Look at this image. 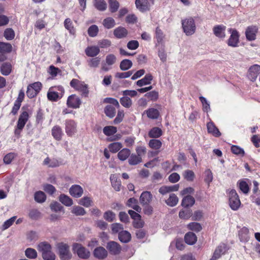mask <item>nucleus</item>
I'll return each instance as SVG.
<instances>
[{
    "label": "nucleus",
    "instance_id": "nucleus-1",
    "mask_svg": "<svg viewBox=\"0 0 260 260\" xmlns=\"http://www.w3.org/2000/svg\"><path fill=\"white\" fill-rule=\"evenodd\" d=\"M64 90L61 86L51 87L49 88L47 96L49 101L56 102L63 95Z\"/></svg>",
    "mask_w": 260,
    "mask_h": 260
},
{
    "label": "nucleus",
    "instance_id": "nucleus-2",
    "mask_svg": "<svg viewBox=\"0 0 260 260\" xmlns=\"http://www.w3.org/2000/svg\"><path fill=\"white\" fill-rule=\"evenodd\" d=\"M182 25L184 32L187 36L193 35L196 29L194 20L189 17L182 21Z\"/></svg>",
    "mask_w": 260,
    "mask_h": 260
},
{
    "label": "nucleus",
    "instance_id": "nucleus-3",
    "mask_svg": "<svg viewBox=\"0 0 260 260\" xmlns=\"http://www.w3.org/2000/svg\"><path fill=\"white\" fill-rule=\"evenodd\" d=\"M70 86L76 90L81 92L83 96H87L88 95L89 93L88 85L84 82L76 79H73L70 82Z\"/></svg>",
    "mask_w": 260,
    "mask_h": 260
},
{
    "label": "nucleus",
    "instance_id": "nucleus-4",
    "mask_svg": "<svg viewBox=\"0 0 260 260\" xmlns=\"http://www.w3.org/2000/svg\"><path fill=\"white\" fill-rule=\"evenodd\" d=\"M229 205L231 209L234 211L237 210L241 205L239 196L235 189H232L229 193Z\"/></svg>",
    "mask_w": 260,
    "mask_h": 260
},
{
    "label": "nucleus",
    "instance_id": "nucleus-5",
    "mask_svg": "<svg viewBox=\"0 0 260 260\" xmlns=\"http://www.w3.org/2000/svg\"><path fill=\"white\" fill-rule=\"evenodd\" d=\"M57 248L60 258L63 260H69L72 257V253L70 251L69 246L63 243L57 244Z\"/></svg>",
    "mask_w": 260,
    "mask_h": 260
},
{
    "label": "nucleus",
    "instance_id": "nucleus-6",
    "mask_svg": "<svg viewBox=\"0 0 260 260\" xmlns=\"http://www.w3.org/2000/svg\"><path fill=\"white\" fill-rule=\"evenodd\" d=\"M73 250L81 258H88L90 255V252L87 249L78 243L73 244Z\"/></svg>",
    "mask_w": 260,
    "mask_h": 260
},
{
    "label": "nucleus",
    "instance_id": "nucleus-7",
    "mask_svg": "<svg viewBox=\"0 0 260 260\" xmlns=\"http://www.w3.org/2000/svg\"><path fill=\"white\" fill-rule=\"evenodd\" d=\"M28 113L27 111H23L20 115L17 124V128L15 131L16 135L20 133L21 131L24 127L26 122L28 119Z\"/></svg>",
    "mask_w": 260,
    "mask_h": 260
},
{
    "label": "nucleus",
    "instance_id": "nucleus-8",
    "mask_svg": "<svg viewBox=\"0 0 260 260\" xmlns=\"http://www.w3.org/2000/svg\"><path fill=\"white\" fill-rule=\"evenodd\" d=\"M117 61L116 56L113 54H108L105 58V62L103 63L101 70L105 72H108L112 69V66Z\"/></svg>",
    "mask_w": 260,
    "mask_h": 260
},
{
    "label": "nucleus",
    "instance_id": "nucleus-9",
    "mask_svg": "<svg viewBox=\"0 0 260 260\" xmlns=\"http://www.w3.org/2000/svg\"><path fill=\"white\" fill-rule=\"evenodd\" d=\"M229 31L231 33V36L227 41L228 46L232 47H238L239 43V35L238 32L237 30L232 28H230Z\"/></svg>",
    "mask_w": 260,
    "mask_h": 260
},
{
    "label": "nucleus",
    "instance_id": "nucleus-10",
    "mask_svg": "<svg viewBox=\"0 0 260 260\" xmlns=\"http://www.w3.org/2000/svg\"><path fill=\"white\" fill-rule=\"evenodd\" d=\"M65 131L68 136H73L77 132V123L73 120H67L65 122Z\"/></svg>",
    "mask_w": 260,
    "mask_h": 260
},
{
    "label": "nucleus",
    "instance_id": "nucleus-11",
    "mask_svg": "<svg viewBox=\"0 0 260 260\" xmlns=\"http://www.w3.org/2000/svg\"><path fill=\"white\" fill-rule=\"evenodd\" d=\"M81 104V100L75 94H72L70 95L67 101V105L68 107L73 109L79 108Z\"/></svg>",
    "mask_w": 260,
    "mask_h": 260
},
{
    "label": "nucleus",
    "instance_id": "nucleus-12",
    "mask_svg": "<svg viewBox=\"0 0 260 260\" xmlns=\"http://www.w3.org/2000/svg\"><path fill=\"white\" fill-rule=\"evenodd\" d=\"M260 75V66L258 64L252 66L248 70V78L252 81H255Z\"/></svg>",
    "mask_w": 260,
    "mask_h": 260
},
{
    "label": "nucleus",
    "instance_id": "nucleus-13",
    "mask_svg": "<svg viewBox=\"0 0 260 260\" xmlns=\"http://www.w3.org/2000/svg\"><path fill=\"white\" fill-rule=\"evenodd\" d=\"M226 26L223 25H216L213 28V34L218 38L224 39L225 35Z\"/></svg>",
    "mask_w": 260,
    "mask_h": 260
},
{
    "label": "nucleus",
    "instance_id": "nucleus-14",
    "mask_svg": "<svg viewBox=\"0 0 260 260\" xmlns=\"http://www.w3.org/2000/svg\"><path fill=\"white\" fill-rule=\"evenodd\" d=\"M107 248L110 252L114 255L119 254L121 250L120 245L115 241H110L107 243Z\"/></svg>",
    "mask_w": 260,
    "mask_h": 260
},
{
    "label": "nucleus",
    "instance_id": "nucleus-15",
    "mask_svg": "<svg viewBox=\"0 0 260 260\" xmlns=\"http://www.w3.org/2000/svg\"><path fill=\"white\" fill-rule=\"evenodd\" d=\"M135 4L137 8L142 12L150 10V4L148 0H136Z\"/></svg>",
    "mask_w": 260,
    "mask_h": 260
},
{
    "label": "nucleus",
    "instance_id": "nucleus-16",
    "mask_svg": "<svg viewBox=\"0 0 260 260\" xmlns=\"http://www.w3.org/2000/svg\"><path fill=\"white\" fill-rule=\"evenodd\" d=\"M257 30L258 28L256 26H248L245 31V35L247 40L248 41H253L255 40Z\"/></svg>",
    "mask_w": 260,
    "mask_h": 260
},
{
    "label": "nucleus",
    "instance_id": "nucleus-17",
    "mask_svg": "<svg viewBox=\"0 0 260 260\" xmlns=\"http://www.w3.org/2000/svg\"><path fill=\"white\" fill-rule=\"evenodd\" d=\"M152 199V195L149 191H143L140 197V202L142 205H148Z\"/></svg>",
    "mask_w": 260,
    "mask_h": 260
},
{
    "label": "nucleus",
    "instance_id": "nucleus-18",
    "mask_svg": "<svg viewBox=\"0 0 260 260\" xmlns=\"http://www.w3.org/2000/svg\"><path fill=\"white\" fill-rule=\"evenodd\" d=\"M70 194L75 198H80L83 193V188L79 185H73L70 188Z\"/></svg>",
    "mask_w": 260,
    "mask_h": 260
},
{
    "label": "nucleus",
    "instance_id": "nucleus-19",
    "mask_svg": "<svg viewBox=\"0 0 260 260\" xmlns=\"http://www.w3.org/2000/svg\"><path fill=\"white\" fill-rule=\"evenodd\" d=\"M226 251V246L224 244H221L219 245L215 250L213 256L210 260H216L219 258L221 255L223 254Z\"/></svg>",
    "mask_w": 260,
    "mask_h": 260
},
{
    "label": "nucleus",
    "instance_id": "nucleus-20",
    "mask_svg": "<svg viewBox=\"0 0 260 260\" xmlns=\"http://www.w3.org/2000/svg\"><path fill=\"white\" fill-rule=\"evenodd\" d=\"M239 237L240 241L247 242L249 239V230L246 227H243L239 232Z\"/></svg>",
    "mask_w": 260,
    "mask_h": 260
},
{
    "label": "nucleus",
    "instance_id": "nucleus-21",
    "mask_svg": "<svg viewBox=\"0 0 260 260\" xmlns=\"http://www.w3.org/2000/svg\"><path fill=\"white\" fill-rule=\"evenodd\" d=\"M208 132L213 136L218 137L221 135L218 129L212 122H209L207 124Z\"/></svg>",
    "mask_w": 260,
    "mask_h": 260
},
{
    "label": "nucleus",
    "instance_id": "nucleus-22",
    "mask_svg": "<svg viewBox=\"0 0 260 260\" xmlns=\"http://www.w3.org/2000/svg\"><path fill=\"white\" fill-rule=\"evenodd\" d=\"M152 79L153 77L151 74H146L143 78L137 81L136 84L139 87L149 85L151 84Z\"/></svg>",
    "mask_w": 260,
    "mask_h": 260
},
{
    "label": "nucleus",
    "instance_id": "nucleus-23",
    "mask_svg": "<svg viewBox=\"0 0 260 260\" xmlns=\"http://www.w3.org/2000/svg\"><path fill=\"white\" fill-rule=\"evenodd\" d=\"M52 135L57 141L61 140L63 133L61 128L58 125H55L53 127L52 131Z\"/></svg>",
    "mask_w": 260,
    "mask_h": 260
},
{
    "label": "nucleus",
    "instance_id": "nucleus-24",
    "mask_svg": "<svg viewBox=\"0 0 260 260\" xmlns=\"http://www.w3.org/2000/svg\"><path fill=\"white\" fill-rule=\"evenodd\" d=\"M112 187L116 191H119L121 186V182L115 174H112L110 177Z\"/></svg>",
    "mask_w": 260,
    "mask_h": 260
},
{
    "label": "nucleus",
    "instance_id": "nucleus-25",
    "mask_svg": "<svg viewBox=\"0 0 260 260\" xmlns=\"http://www.w3.org/2000/svg\"><path fill=\"white\" fill-rule=\"evenodd\" d=\"M113 34L115 37L121 39L126 37L127 31L124 27L119 26L114 29Z\"/></svg>",
    "mask_w": 260,
    "mask_h": 260
},
{
    "label": "nucleus",
    "instance_id": "nucleus-26",
    "mask_svg": "<svg viewBox=\"0 0 260 260\" xmlns=\"http://www.w3.org/2000/svg\"><path fill=\"white\" fill-rule=\"evenodd\" d=\"M100 51L99 47L95 46L88 47L85 50L86 54L90 57L96 56L100 53Z\"/></svg>",
    "mask_w": 260,
    "mask_h": 260
},
{
    "label": "nucleus",
    "instance_id": "nucleus-27",
    "mask_svg": "<svg viewBox=\"0 0 260 260\" xmlns=\"http://www.w3.org/2000/svg\"><path fill=\"white\" fill-rule=\"evenodd\" d=\"M43 164L45 166H47V167L50 168L57 167L60 165L59 162L56 158H50L48 157H46L44 159Z\"/></svg>",
    "mask_w": 260,
    "mask_h": 260
},
{
    "label": "nucleus",
    "instance_id": "nucleus-28",
    "mask_svg": "<svg viewBox=\"0 0 260 260\" xmlns=\"http://www.w3.org/2000/svg\"><path fill=\"white\" fill-rule=\"evenodd\" d=\"M94 255L99 259H104L107 256V251L104 247H99L94 249Z\"/></svg>",
    "mask_w": 260,
    "mask_h": 260
},
{
    "label": "nucleus",
    "instance_id": "nucleus-29",
    "mask_svg": "<svg viewBox=\"0 0 260 260\" xmlns=\"http://www.w3.org/2000/svg\"><path fill=\"white\" fill-rule=\"evenodd\" d=\"M162 133L161 128L158 127H154L149 131L148 136L150 138L156 139L161 136Z\"/></svg>",
    "mask_w": 260,
    "mask_h": 260
},
{
    "label": "nucleus",
    "instance_id": "nucleus-30",
    "mask_svg": "<svg viewBox=\"0 0 260 260\" xmlns=\"http://www.w3.org/2000/svg\"><path fill=\"white\" fill-rule=\"evenodd\" d=\"M118 239L122 243H127L131 239V235L127 231H122L118 234Z\"/></svg>",
    "mask_w": 260,
    "mask_h": 260
},
{
    "label": "nucleus",
    "instance_id": "nucleus-31",
    "mask_svg": "<svg viewBox=\"0 0 260 260\" xmlns=\"http://www.w3.org/2000/svg\"><path fill=\"white\" fill-rule=\"evenodd\" d=\"M184 240L187 244L193 245L196 242L197 237L195 234L192 232H188L185 234Z\"/></svg>",
    "mask_w": 260,
    "mask_h": 260
},
{
    "label": "nucleus",
    "instance_id": "nucleus-32",
    "mask_svg": "<svg viewBox=\"0 0 260 260\" xmlns=\"http://www.w3.org/2000/svg\"><path fill=\"white\" fill-rule=\"evenodd\" d=\"M195 203L194 198L191 196H186L182 201L181 205L182 206L187 208L192 206Z\"/></svg>",
    "mask_w": 260,
    "mask_h": 260
},
{
    "label": "nucleus",
    "instance_id": "nucleus-33",
    "mask_svg": "<svg viewBox=\"0 0 260 260\" xmlns=\"http://www.w3.org/2000/svg\"><path fill=\"white\" fill-rule=\"evenodd\" d=\"M131 155V151L127 148H123L117 154V157L121 161L125 160Z\"/></svg>",
    "mask_w": 260,
    "mask_h": 260
},
{
    "label": "nucleus",
    "instance_id": "nucleus-34",
    "mask_svg": "<svg viewBox=\"0 0 260 260\" xmlns=\"http://www.w3.org/2000/svg\"><path fill=\"white\" fill-rule=\"evenodd\" d=\"M12 46L9 43L0 42V52L3 53H8L12 51Z\"/></svg>",
    "mask_w": 260,
    "mask_h": 260
},
{
    "label": "nucleus",
    "instance_id": "nucleus-35",
    "mask_svg": "<svg viewBox=\"0 0 260 260\" xmlns=\"http://www.w3.org/2000/svg\"><path fill=\"white\" fill-rule=\"evenodd\" d=\"M59 200L62 204L68 207L71 206L73 204L72 199L64 194L59 196Z\"/></svg>",
    "mask_w": 260,
    "mask_h": 260
},
{
    "label": "nucleus",
    "instance_id": "nucleus-36",
    "mask_svg": "<svg viewBox=\"0 0 260 260\" xmlns=\"http://www.w3.org/2000/svg\"><path fill=\"white\" fill-rule=\"evenodd\" d=\"M122 147V145L120 142H113L110 144L108 146L109 151L114 153L117 152Z\"/></svg>",
    "mask_w": 260,
    "mask_h": 260
},
{
    "label": "nucleus",
    "instance_id": "nucleus-37",
    "mask_svg": "<svg viewBox=\"0 0 260 260\" xmlns=\"http://www.w3.org/2000/svg\"><path fill=\"white\" fill-rule=\"evenodd\" d=\"M115 24V21L112 17H107L104 19L103 21V25L107 29L113 28Z\"/></svg>",
    "mask_w": 260,
    "mask_h": 260
},
{
    "label": "nucleus",
    "instance_id": "nucleus-38",
    "mask_svg": "<svg viewBox=\"0 0 260 260\" xmlns=\"http://www.w3.org/2000/svg\"><path fill=\"white\" fill-rule=\"evenodd\" d=\"M178 197L174 194L172 193L168 200L166 201V203L169 206L173 207L176 206L178 203Z\"/></svg>",
    "mask_w": 260,
    "mask_h": 260
},
{
    "label": "nucleus",
    "instance_id": "nucleus-39",
    "mask_svg": "<svg viewBox=\"0 0 260 260\" xmlns=\"http://www.w3.org/2000/svg\"><path fill=\"white\" fill-rule=\"evenodd\" d=\"M105 113L110 118L114 117L116 114L115 108L111 105H107L104 110Z\"/></svg>",
    "mask_w": 260,
    "mask_h": 260
},
{
    "label": "nucleus",
    "instance_id": "nucleus-40",
    "mask_svg": "<svg viewBox=\"0 0 260 260\" xmlns=\"http://www.w3.org/2000/svg\"><path fill=\"white\" fill-rule=\"evenodd\" d=\"M148 145L151 148L157 150L161 147L162 143L159 140L153 139L149 141Z\"/></svg>",
    "mask_w": 260,
    "mask_h": 260
},
{
    "label": "nucleus",
    "instance_id": "nucleus-41",
    "mask_svg": "<svg viewBox=\"0 0 260 260\" xmlns=\"http://www.w3.org/2000/svg\"><path fill=\"white\" fill-rule=\"evenodd\" d=\"M78 203L85 207H89L92 206L93 201L90 198L88 197H84L79 200Z\"/></svg>",
    "mask_w": 260,
    "mask_h": 260
},
{
    "label": "nucleus",
    "instance_id": "nucleus-42",
    "mask_svg": "<svg viewBox=\"0 0 260 260\" xmlns=\"http://www.w3.org/2000/svg\"><path fill=\"white\" fill-rule=\"evenodd\" d=\"M12 70L11 64L9 63H4L1 68V71L3 75L7 76L10 74Z\"/></svg>",
    "mask_w": 260,
    "mask_h": 260
},
{
    "label": "nucleus",
    "instance_id": "nucleus-43",
    "mask_svg": "<svg viewBox=\"0 0 260 260\" xmlns=\"http://www.w3.org/2000/svg\"><path fill=\"white\" fill-rule=\"evenodd\" d=\"M133 66L131 60L127 59L122 60L120 63V69L122 71H126L130 69Z\"/></svg>",
    "mask_w": 260,
    "mask_h": 260
},
{
    "label": "nucleus",
    "instance_id": "nucleus-44",
    "mask_svg": "<svg viewBox=\"0 0 260 260\" xmlns=\"http://www.w3.org/2000/svg\"><path fill=\"white\" fill-rule=\"evenodd\" d=\"M65 28L68 29L72 35H75V29L74 28L73 23L70 18H67L64 22Z\"/></svg>",
    "mask_w": 260,
    "mask_h": 260
},
{
    "label": "nucleus",
    "instance_id": "nucleus-45",
    "mask_svg": "<svg viewBox=\"0 0 260 260\" xmlns=\"http://www.w3.org/2000/svg\"><path fill=\"white\" fill-rule=\"evenodd\" d=\"M142 161V158L135 154L130 155L128 163L131 165H136Z\"/></svg>",
    "mask_w": 260,
    "mask_h": 260
},
{
    "label": "nucleus",
    "instance_id": "nucleus-46",
    "mask_svg": "<svg viewBox=\"0 0 260 260\" xmlns=\"http://www.w3.org/2000/svg\"><path fill=\"white\" fill-rule=\"evenodd\" d=\"M35 200L38 203H43L46 199V197L45 193L42 191H39L35 194Z\"/></svg>",
    "mask_w": 260,
    "mask_h": 260
},
{
    "label": "nucleus",
    "instance_id": "nucleus-47",
    "mask_svg": "<svg viewBox=\"0 0 260 260\" xmlns=\"http://www.w3.org/2000/svg\"><path fill=\"white\" fill-rule=\"evenodd\" d=\"M117 132V128L113 126H106L103 128L104 134L108 136L113 135Z\"/></svg>",
    "mask_w": 260,
    "mask_h": 260
},
{
    "label": "nucleus",
    "instance_id": "nucleus-48",
    "mask_svg": "<svg viewBox=\"0 0 260 260\" xmlns=\"http://www.w3.org/2000/svg\"><path fill=\"white\" fill-rule=\"evenodd\" d=\"M95 8L99 11H104L107 8V4L104 0H94Z\"/></svg>",
    "mask_w": 260,
    "mask_h": 260
},
{
    "label": "nucleus",
    "instance_id": "nucleus-49",
    "mask_svg": "<svg viewBox=\"0 0 260 260\" xmlns=\"http://www.w3.org/2000/svg\"><path fill=\"white\" fill-rule=\"evenodd\" d=\"M146 112L147 116L151 119H156L159 116L158 111L154 108H150Z\"/></svg>",
    "mask_w": 260,
    "mask_h": 260
},
{
    "label": "nucleus",
    "instance_id": "nucleus-50",
    "mask_svg": "<svg viewBox=\"0 0 260 260\" xmlns=\"http://www.w3.org/2000/svg\"><path fill=\"white\" fill-rule=\"evenodd\" d=\"M108 2L110 12L112 13L116 12L119 7V2L117 0H109Z\"/></svg>",
    "mask_w": 260,
    "mask_h": 260
},
{
    "label": "nucleus",
    "instance_id": "nucleus-51",
    "mask_svg": "<svg viewBox=\"0 0 260 260\" xmlns=\"http://www.w3.org/2000/svg\"><path fill=\"white\" fill-rule=\"evenodd\" d=\"M183 176L187 181H192L195 178V174L192 170H185L183 173Z\"/></svg>",
    "mask_w": 260,
    "mask_h": 260
},
{
    "label": "nucleus",
    "instance_id": "nucleus-52",
    "mask_svg": "<svg viewBox=\"0 0 260 260\" xmlns=\"http://www.w3.org/2000/svg\"><path fill=\"white\" fill-rule=\"evenodd\" d=\"M38 249L39 251L42 252V255L44 252H47L51 249V246L46 242H42L38 245Z\"/></svg>",
    "mask_w": 260,
    "mask_h": 260
},
{
    "label": "nucleus",
    "instance_id": "nucleus-53",
    "mask_svg": "<svg viewBox=\"0 0 260 260\" xmlns=\"http://www.w3.org/2000/svg\"><path fill=\"white\" fill-rule=\"evenodd\" d=\"M26 256L30 259H34L37 257V252L36 250L31 248H28L25 251Z\"/></svg>",
    "mask_w": 260,
    "mask_h": 260
},
{
    "label": "nucleus",
    "instance_id": "nucleus-54",
    "mask_svg": "<svg viewBox=\"0 0 260 260\" xmlns=\"http://www.w3.org/2000/svg\"><path fill=\"white\" fill-rule=\"evenodd\" d=\"M72 213L77 216L84 215L86 213L84 209L80 206H74L72 210Z\"/></svg>",
    "mask_w": 260,
    "mask_h": 260
},
{
    "label": "nucleus",
    "instance_id": "nucleus-55",
    "mask_svg": "<svg viewBox=\"0 0 260 260\" xmlns=\"http://www.w3.org/2000/svg\"><path fill=\"white\" fill-rule=\"evenodd\" d=\"M192 215V212L189 209L183 210L179 212V216L183 219H188Z\"/></svg>",
    "mask_w": 260,
    "mask_h": 260
},
{
    "label": "nucleus",
    "instance_id": "nucleus-56",
    "mask_svg": "<svg viewBox=\"0 0 260 260\" xmlns=\"http://www.w3.org/2000/svg\"><path fill=\"white\" fill-rule=\"evenodd\" d=\"M29 217L33 220H37L41 217V213L38 210L32 209L29 212Z\"/></svg>",
    "mask_w": 260,
    "mask_h": 260
},
{
    "label": "nucleus",
    "instance_id": "nucleus-57",
    "mask_svg": "<svg viewBox=\"0 0 260 260\" xmlns=\"http://www.w3.org/2000/svg\"><path fill=\"white\" fill-rule=\"evenodd\" d=\"M187 228L189 230L196 232H200L202 229V227L200 223L195 222L189 223L187 225Z\"/></svg>",
    "mask_w": 260,
    "mask_h": 260
},
{
    "label": "nucleus",
    "instance_id": "nucleus-58",
    "mask_svg": "<svg viewBox=\"0 0 260 260\" xmlns=\"http://www.w3.org/2000/svg\"><path fill=\"white\" fill-rule=\"evenodd\" d=\"M199 99L203 105V110L204 112H208L209 111H210V104H209V103L207 101V99L202 96H200Z\"/></svg>",
    "mask_w": 260,
    "mask_h": 260
},
{
    "label": "nucleus",
    "instance_id": "nucleus-59",
    "mask_svg": "<svg viewBox=\"0 0 260 260\" xmlns=\"http://www.w3.org/2000/svg\"><path fill=\"white\" fill-rule=\"evenodd\" d=\"M121 104L125 108H129L132 105V101L128 96H124L120 100Z\"/></svg>",
    "mask_w": 260,
    "mask_h": 260
},
{
    "label": "nucleus",
    "instance_id": "nucleus-60",
    "mask_svg": "<svg viewBox=\"0 0 260 260\" xmlns=\"http://www.w3.org/2000/svg\"><path fill=\"white\" fill-rule=\"evenodd\" d=\"M98 32L99 28L96 25H92L88 29V34L91 37L96 36Z\"/></svg>",
    "mask_w": 260,
    "mask_h": 260
},
{
    "label": "nucleus",
    "instance_id": "nucleus-61",
    "mask_svg": "<svg viewBox=\"0 0 260 260\" xmlns=\"http://www.w3.org/2000/svg\"><path fill=\"white\" fill-rule=\"evenodd\" d=\"M4 36L7 40H11L15 37V32L12 28H7L4 31Z\"/></svg>",
    "mask_w": 260,
    "mask_h": 260
},
{
    "label": "nucleus",
    "instance_id": "nucleus-62",
    "mask_svg": "<svg viewBox=\"0 0 260 260\" xmlns=\"http://www.w3.org/2000/svg\"><path fill=\"white\" fill-rule=\"evenodd\" d=\"M155 38L158 43L162 42L164 36L162 30L158 27H156L155 30Z\"/></svg>",
    "mask_w": 260,
    "mask_h": 260
},
{
    "label": "nucleus",
    "instance_id": "nucleus-63",
    "mask_svg": "<svg viewBox=\"0 0 260 260\" xmlns=\"http://www.w3.org/2000/svg\"><path fill=\"white\" fill-rule=\"evenodd\" d=\"M101 60L98 57L92 58L88 61V66L91 68H97L99 67Z\"/></svg>",
    "mask_w": 260,
    "mask_h": 260
},
{
    "label": "nucleus",
    "instance_id": "nucleus-64",
    "mask_svg": "<svg viewBox=\"0 0 260 260\" xmlns=\"http://www.w3.org/2000/svg\"><path fill=\"white\" fill-rule=\"evenodd\" d=\"M42 257L44 260H54L55 258V254L51 251V249L47 252H44Z\"/></svg>",
    "mask_w": 260,
    "mask_h": 260
}]
</instances>
